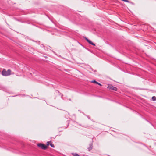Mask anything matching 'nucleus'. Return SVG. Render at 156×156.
<instances>
[{"label": "nucleus", "instance_id": "nucleus-1", "mask_svg": "<svg viewBox=\"0 0 156 156\" xmlns=\"http://www.w3.org/2000/svg\"><path fill=\"white\" fill-rule=\"evenodd\" d=\"M37 145L40 148L43 150H45L47 148V146L43 144L39 143Z\"/></svg>", "mask_w": 156, "mask_h": 156}, {"label": "nucleus", "instance_id": "nucleus-2", "mask_svg": "<svg viewBox=\"0 0 156 156\" xmlns=\"http://www.w3.org/2000/svg\"><path fill=\"white\" fill-rule=\"evenodd\" d=\"M107 88L112 90H114L115 91H117V88L112 86V85L110 84H108Z\"/></svg>", "mask_w": 156, "mask_h": 156}, {"label": "nucleus", "instance_id": "nucleus-3", "mask_svg": "<svg viewBox=\"0 0 156 156\" xmlns=\"http://www.w3.org/2000/svg\"><path fill=\"white\" fill-rule=\"evenodd\" d=\"M2 74L5 76H8V74L7 73V71H6L5 69L3 70L2 72Z\"/></svg>", "mask_w": 156, "mask_h": 156}, {"label": "nucleus", "instance_id": "nucleus-4", "mask_svg": "<svg viewBox=\"0 0 156 156\" xmlns=\"http://www.w3.org/2000/svg\"><path fill=\"white\" fill-rule=\"evenodd\" d=\"M93 148V144L92 143L90 144H89V147L88 148V150L89 151L91 150Z\"/></svg>", "mask_w": 156, "mask_h": 156}, {"label": "nucleus", "instance_id": "nucleus-5", "mask_svg": "<svg viewBox=\"0 0 156 156\" xmlns=\"http://www.w3.org/2000/svg\"><path fill=\"white\" fill-rule=\"evenodd\" d=\"M91 83H96L97 84H98V85H99L100 86H102V84H101L97 82V81H95V80L92 81H91Z\"/></svg>", "mask_w": 156, "mask_h": 156}, {"label": "nucleus", "instance_id": "nucleus-6", "mask_svg": "<svg viewBox=\"0 0 156 156\" xmlns=\"http://www.w3.org/2000/svg\"><path fill=\"white\" fill-rule=\"evenodd\" d=\"M87 42L90 44L92 45H93L94 46H95V44H94V43H93L90 40H89L88 41H87Z\"/></svg>", "mask_w": 156, "mask_h": 156}, {"label": "nucleus", "instance_id": "nucleus-7", "mask_svg": "<svg viewBox=\"0 0 156 156\" xmlns=\"http://www.w3.org/2000/svg\"><path fill=\"white\" fill-rule=\"evenodd\" d=\"M7 73L8 74V76L10 75L11 74V70L10 69H8L7 70Z\"/></svg>", "mask_w": 156, "mask_h": 156}, {"label": "nucleus", "instance_id": "nucleus-8", "mask_svg": "<svg viewBox=\"0 0 156 156\" xmlns=\"http://www.w3.org/2000/svg\"><path fill=\"white\" fill-rule=\"evenodd\" d=\"M152 99L153 101H156V97L155 96H153L152 97Z\"/></svg>", "mask_w": 156, "mask_h": 156}, {"label": "nucleus", "instance_id": "nucleus-9", "mask_svg": "<svg viewBox=\"0 0 156 156\" xmlns=\"http://www.w3.org/2000/svg\"><path fill=\"white\" fill-rule=\"evenodd\" d=\"M50 145L51 146V147L53 148L55 146L54 145L52 144V143L51 142V143H50Z\"/></svg>", "mask_w": 156, "mask_h": 156}, {"label": "nucleus", "instance_id": "nucleus-10", "mask_svg": "<svg viewBox=\"0 0 156 156\" xmlns=\"http://www.w3.org/2000/svg\"><path fill=\"white\" fill-rule=\"evenodd\" d=\"M50 143H51V141H48V142H47V145L48 146V145H50V144H51Z\"/></svg>", "mask_w": 156, "mask_h": 156}, {"label": "nucleus", "instance_id": "nucleus-11", "mask_svg": "<svg viewBox=\"0 0 156 156\" xmlns=\"http://www.w3.org/2000/svg\"><path fill=\"white\" fill-rule=\"evenodd\" d=\"M122 1H124L126 2H129L128 0H122Z\"/></svg>", "mask_w": 156, "mask_h": 156}, {"label": "nucleus", "instance_id": "nucleus-12", "mask_svg": "<svg viewBox=\"0 0 156 156\" xmlns=\"http://www.w3.org/2000/svg\"><path fill=\"white\" fill-rule=\"evenodd\" d=\"M74 156H80V155L77 154L75 153L74 155Z\"/></svg>", "mask_w": 156, "mask_h": 156}, {"label": "nucleus", "instance_id": "nucleus-13", "mask_svg": "<svg viewBox=\"0 0 156 156\" xmlns=\"http://www.w3.org/2000/svg\"><path fill=\"white\" fill-rule=\"evenodd\" d=\"M85 39L87 41L89 40V39H88V38H87L86 37H85Z\"/></svg>", "mask_w": 156, "mask_h": 156}, {"label": "nucleus", "instance_id": "nucleus-14", "mask_svg": "<svg viewBox=\"0 0 156 156\" xmlns=\"http://www.w3.org/2000/svg\"><path fill=\"white\" fill-rule=\"evenodd\" d=\"M85 39L87 41L89 40V39H88V38H87L86 37H85Z\"/></svg>", "mask_w": 156, "mask_h": 156}, {"label": "nucleus", "instance_id": "nucleus-15", "mask_svg": "<svg viewBox=\"0 0 156 156\" xmlns=\"http://www.w3.org/2000/svg\"><path fill=\"white\" fill-rule=\"evenodd\" d=\"M85 39L87 41L89 40V39H88V38H87L86 37H85Z\"/></svg>", "mask_w": 156, "mask_h": 156}]
</instances>
